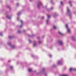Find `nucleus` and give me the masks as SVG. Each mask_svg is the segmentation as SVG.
Returning <instances> with one entry per match:
<instances>
[{"label":"nucleus","instance_id":"32","mask_svg":"<svg viewBox=\"0 0 76 76\" xmlns=\"http://www.w3.org/2000/svg\"><path fill=\"white\" fill-rule=\"evenodd\" d=\"M71 3H72V1H69V3L70 4Z\"/></svg>","mask_w":76,"mask_h":76},{"label":"nucleus","instance_id":"13","mask_svg":"<svg viewBox=\"0 0 76 76\" xmlns=\"http://www.w3.org/2000/svg\"><path fill=\"white\" fill-rule=\"evenodd\" d=\"M58 33H59V34L61 35H62H62H63V34H62V33H61V32H60V31H59Z\"/></svg>","mask_w":76,"mask_h":76},{"label":"nucleus","instance_id":"3","mask_svg":"<svg viewBox=\"0 0 76 76\" xmlns=\"http://www.w3.org/2000/svg\"><path fill=\"white\" fill-rule=\"evenodd\" d=\"M66 28L67 29L68 33H70V30L68 27V24H66Z\"/></svg>","mask_w":76,"mask_h":76},{"label":"nucleus","instance_id":"9","mask_svg":"<svg viewBox=\"0 0 76 76\" xmlns=\"http://www.w3.org/2000/svg\"><path fill=\"white\" fill-rule=\"evenodd\" d=\"M70 71L71 70H73L74 71H76V69H73V68H70L69 69Z\"/></svg>","mask_w":76,"mask_h":76},{"label":"nucleus","instance_id":"14","mask_svg":"<svg viewBox=\"0 0 76 76\" xmlns=\"http://www.w3.org/2000/svg\"><path fill=\"white\" fill-rule=\"evenodd\" d=\"M21 13V12H18L17 15L18 16H19V15H20Z\"/></svg>","mask_w":76,"mask_h":76},{"label":"nucleus","instance_id":"36","mask_svg":"<svg viewBox=\"0 0 76 76\" xmlns=\"http://www.w3.org/2000/svg\"><path fill=\"white\" fill-rule=\"evenodd\" d=\"M70 6H71L72 7V4H70Z\"/></svg>","mask_w":76,"mask_h":76},{"label":"nucleus","instance_id":"39","mask_svg":"<svg viewBox=\"0 0 76 76\" xmlns=\"http://www.w3.org/2000/svg\"><path fill=\"white\" fill-rule=\"evenodd\" d=\"M30 1H32V0H30Z\"/></svg>","mask_w":76,"mask_h":76},{"label":"nucleus","instance_id":"18","mask_svg":"<svg viewBox=\"0 0 76 76\" xmlns=\"http://www.w3.org/2000/svg\"><path fill=\"white\" fill-rule=\"evenodd\" d=\"M13 37H12V36H9V38L10 39H12V38H13Z\"/></svg>","mask_w":76,"mask_h":76},{"label":"nucleus","instance_id":"20","mask_svg":"<svg viewBox=\"0 0 76 76\" xmlns=\"http://www.w3.org/2000/svg\"><path fill=\"white\" fill-rule=\"evenodd\" d=\"M53 28L54 29H56V28H57V27H56L55 26H54Z\"/></svg>","mask_w":76,"mask_h":76},{"label":"nucleus","instance_id":"30","mask_svg":"<svg viewBox=\"0 0 76 76\" xmlns=\"http://www.w3.org/2000/svg\"><path fill=\"white\" fill-rule=\"evenodd\" d=\"M28 41H29V43H31V40H29Z\"/></svg>","mask_w":76,"mask_h":76},{"label":"nucleus","instance_id":"29","mask_svg":"<svg viewBox=\"0 0 76 76\" xmlns=\"http://www.w3.org/2000/svg\"><path fill=\"white\" fill-rule=\"evenodd\" d=\"M53 9V8L52 7H51V8H50V10H52Z\"/></svg>","mask_w":76,"mask_h":76},{"label":"nucleus","instance_id":"28","mask_svg":"<svg viewBox=\"0 0 76 76\" xmlns=\"http://www.w3.org/2000/svg\"><path fill=\"white\" fill-rule=\"evenodd\" d=\"M44 17L43 16V17H42V19H44Z\"/></svg>","mask_w":76,"mask_h":76},{"label":"nucleus","instance_id":"25","mask_svg":"<svg viewBox=\"0 0 76 76\" xmlns=\"http://www.w3.org/2000/svg\"><path fill=\"white\" fill-rule=\"evenodd\" d=\"M49 56L50 57H52V55L51 54H50L49 55Z\"/></svg>","mask_w":76,"mask_h":76},{"label":"nucleus","instance_id":"19","mask_svg":"<svg viewBox=\"0 0 76 76\" xmlns=\"http://www.w3.org/2000/svg\"><path fill=\"white\" fill-rule=\"evenodd\" d=\"M0 35L1 37L3 36V34H2V32H0Z\"/></svg>","mask_w":76,"mask_h":76},{"label":"nucleus","instance_id":"41","mask_svg":"<svg viewBox=\"0 0 76 76\" xmlns=\"http://www.w3.org/2000/svg\"><path fill=\"white\" fill-rule=\"evenodd\" d=\"M51 3H52V1H51Z\"/></svg>","mask_w":76,"mask_h":76},{"label":"nucleus","instance_id":"12","mask_svg":"<svg viewBox=\"0 0 76 76\" xmlns=\"http://www.w3.org/2000/svg\"><path fill=\"white\" fill-rule=\"evenodd\" d=\"M6 17L7 18H8V19H11V17H10L8 15H7Z\"/></svg>","mask_w":76,"mask_h":76},{"label":"nucleus","instance_id":"26","mask_svg":"<svg viewBox=\"0 0 76 76\" xmlns=\"http://www.w3.org/2000/svg\"><path fill=\"white\" fill-rule=\"evenodd\" d=\"M18 5H19V3H17L16 6H18Z\"/></svg>","mask_w":76,"mask_h":76},{"label":"nucleus","instance_id":"21","mask_svg":"<svg viewBox=\"0 0 76 76\" xmlns=\"http://www.w3.org/2000/svg\"><path fill=\"white\" fill-rule=\"evenodd\" d=\"M45 70V68L43 69L42 70V72H44Z\"/></svg>","mask_w":76,"mask_h":76},{"label":"nucleus","instance_id":"17","mask_svg":"<svg viewBox=\"0 0 76 76\" xmlns=\"http://www.w3.org/2000/svg\"><path fill=\"white\" fill-rule=\"evenodd\" d=\"M61 76H68L67 75H60Z\"/></svg>","mask_w":76,"mask_h":76},{"label":"nucleus","instance_id":"35","mask_svg":"<svg viewBox=\"0 0 76 76\" xmlns=\"http://www.w3.org/2000/svg\"><path fill=\"white\" fill-rule=\"evenodd\" d=\"M37 39H39V37H37Z\"/></svg>","mask_w":76,"mask_h":76},{"label":"nucleus","instance_id":"2","mask_svg":"<svg viewBox=\"0 0 76 76\" xmlns=\"http://www.w3.org/2000/svg\"><path fill=\"white\" fill-rule=\"evenodd\" d=\"M7 44L9 45L10 47L14 49L16 48V46L14 45H12L10 42H7Z\"/></svg>","mask_w":76,"mask_h":76},{"label":"nucleus","instance_id":"31","mask_svg":"<svg viewBox=\"0 0 76 76\" xmlns=\"http://www.w3.org/2000/svg\"><path fill=\"white\" fill-rule=\"evenodd\" d=\"M39 44H41V42L40 41H39Z\"/></svg>","mask_w":76,"mask_h":76},{"label":"nucleus","instance_id":"40","mask_svg":"<svg viewBox=\"0 0 76 76\" xmlns=\"http://www.w3.org/2000/svg\"><path fill=\"white\" fill-rule=\"evenodd\" d=\"M47 6H45V8H46V7H47Z\"/></svg>","mask_w":76,"mask_h":76},{"label":"nucleus","instance_id":"4","mask_svg":"<svg viewBox=\"0 0 76 76\" xmlns=\"http://www.w3.org/2000/svg\"><path fill=\"white\" fill-rule=\"evenodd\" d=\"M48 17V19H47L46 21V23L47 24H48V23H49V19H50V18H51V16L48 15H47Z\"/></svg>","mask_w":76,"mask_h":76},{"label":"nucleus","instance_id":"43","mask_svg":"<svg viewBox=\"0 0 76 76\" xmlns=\"http://www.w3.org/2000/svg\"><path fill=\"white\" fill-rule=\"evenodd\" d=\"M55 14L56 13H55Z\"/></svg>","mask_w":76,"mask_h":76},{"label":"nucleus","instance_id":"38","mask_svg":"<svg viewBox=\"0 0 76 76\" xmlns=\"http://www.w3.org/2000/svg\"><path fill=\"white\" fill-rule=\"evenodd\" d=\"M26 31L25 30H23V32H25Z\"/></svg>","mask_w":76,"mask_h":76},{"label":"nucleus","instance_id":"8","mask_svg":"<svg viewBox=\"0 0 76 76\" xmlns=\"http://www.w3.org/2000/svg\"><path fill=\"white\" fill-rule=\"evenodd\" d=\"M33 45L34 47H36V46L37 45V43H36V42L35 41H34Z\"/></svg>","mask_w":76,"mask_h":76},{"label":"nucleus","instance_id":"23","mask_svg":"<svg viewBox=\"0 0 76 76\" xmlns=\"http://www.w3.org/2000/svg\"><path fill=\"white\" fill-rule=\"evenodd\" d=\"M7 8H9L10 10V7H9V6H7Z\"/></svg>","mask_w":76,"mask_h":76},{"label":"nucleus","instance_id":"10","mask_svg":"<svg viewBox=\"0 0 76 76\" xmlns=\"http://www.w3.org/2000/svg\"><path fill=\"white\" fill-rule=\"evenodd\" d=\"M20 22L21 23V25L20 26V28L22 26V25H23V21L22 20L20 21Z\"/></svg>","mask_w":76,"mask_h":76},{"label":"nucleus","instance_id":"5","mask_svg":"<svg viewBox=\"0 0 76 76\" xmlns=\"http://www.w3.org/2000/svg\"><path fill=\"white\" fill-rule=\"evenodd\" d=\"M40 6H42V3L41 1L39 2V3L37 4L38 8H39Z\"/></svg>","mask_w":76,"mask_h":76},{"label":"nucleus","instance_id":"15","mask_svg":"<svg viewBox=\"0 0 76 76\" xmlns=\"http://www.w3.org/2000/svg\"><path fill=\"white\" fill-rule=\"evenodd\" d=\"M72 40H75V37H72Z\"/></svg>","mask_w":76,"mask_h":76},{"label":"nucleus","instance_id":"22","mask_svg":"<svg viewBox=\"0 0 76 76\" xmlns=\"http://www.w3.org/2000/svg\"><path fill=\"white\" fill-rule=\"evenodd\" d=\"M60 4H61V6H62V5H63V3H62V2L61 1Z\"/></svg>","mask_w":76,"mask_h":76},{"label":"nucleus","instance_id":"27","mask_svg":"<svg viewBox=\"0 0 76 76\" xmlns=\"http://www.w3.org/2000/svg\"><path fill=\"white\" fill-rule=\"evenodd\" d=\"M53 67H56V65H53Z\"/></svg>","mask_w":76,"mask_h":76},{"label":"nucleus","instance_id":"37","mask_svg":"<svg viewBox=\"0 0 76 76\" xmlns=\"http://www.w3.org/2000/svg\"><path fill=\"white\" fill-rule=\"evenodd\" d=\"M32 56L33 57H34V55H32Z\"/></svg>","mask_w":76,"mask_h":76},{"label":"nucleus","instance_id":"6","mask_svg":"<svg viewBox=\"0 0 76 76\" xmlns=\"http://www.w3.org/2000/svg\"><path fill=\"white\" fill-rule=\"evenodd\" d=\"M62 63H63V61H58L57 62L58 64V65H61L62 64Z\"/></svg>","mask_w":76,"mask_h":76},{"label":"nucleus","instance_id":"16","mask_svg":"<svg viewBox=\"0 0 76 76\" xmlns=\"http://www.w3.org/2000/svg\"><path fill=\"white\" fill-rule=\"evenodd\" d=\"M10 69H11V70L13 69V66H10Z\"/></svg>","mask_w":76,"mask_h":76},{"label":"nucleus","instance_id":"33","mask_svg":"<svg viewBox=\"0 0 76 76\" xmlns=\"http://www.w3.org/2000/svg\"><path fill=\"white\" fill-rule=\"evenodd\" d=\"M47 10H48V12H49V11H50V10H49V9H47Z\"/></svg>","mask_w":76,"mask_h":76},{"label":"nucleus","instance_id":"42","mask_svg":"<svg viewBox=\"0 0 76 76\" xmlns=\"http://www.w3.org/2000/svg\"><path fill=\"white\" fill-rule=\"evenodd\" d=\"M10 61L9 60V61H8L9 62V61Z\"/></svg>","mask_w":76,"mask_h":76},{"label":"nucleus","instance_id":"24","mask_svg":"<svg viewBox=\"0 0 76 76\" xmlns=\"http://www.w3.org/2000/svg\"><path fill=\"white\" fill-rule=\"evenodd\" d=\"M21 31H20V30H18V33H19V34H20V33Z\"/></svg>","mask_w":76,"mask_h":76},{"label":"nucleus","instance_id":"1","mask_svg":"<svg viewBox=\"0 0 76 76\" xmlns=\"http://www.w3.org/2000/svg\"><path fill=\"white\" fill-rule=\"evenodd\" d=\"M67 12L66 13V14L69 15L70 17V18L71 19V16H72V14H71V12H70V9L69 8V7H67Z\"/></svg>","mask_w":76,"mask_h":76},{"label":"nucleus","instance_id":"7","mask_svg":"<svg viewBox=\"0 0 76 76\" xmlns=\"http://www.w3.org/2000/svg\"><path fill=\"white\" fill-rule=\"evenodd\" d=\"M58 44L60 45H62L63 44V42L61 40H59L58 42Z\"/></svg>","mask_w":76,"mask_h":76},{"label":"nucleus","instance_id":"11","mask_svg":"<svg viewBox=\"0 0 76 76\" xmlns=\"http://www.w3.org/2000/svg\"><path fill=\"white\" fill-rule=\"evenodd\" d=\"M28 72H32V70L31 69H28Z\"/></svg>","mask_w":76,"mask_h":76},{"label":"nucleus","instance_id":"34","mask_svg":"<svg viewBox=\"0 0 76 76\" xmlns=\"http://www.w3.org/2000/svg\"><path fill=\"white\" fill-rule=\"evenodd\" d=\"M19 18L18 17L17 18V20H19Z\"/></svg>","mask_w":76,"mask_h":76}]
</instances>
